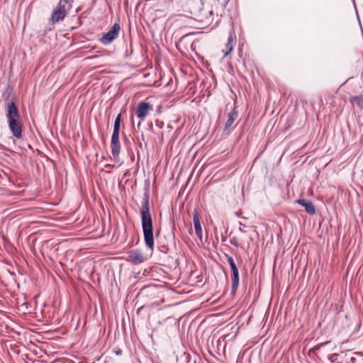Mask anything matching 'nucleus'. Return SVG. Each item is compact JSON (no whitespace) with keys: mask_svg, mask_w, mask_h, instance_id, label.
<instances>
[{"mask_svg":"<svg viewBox=\"0 0 363 363\" xmlns=\"http://www.w3.org/2000/svg\"><path fill=\"white\" fill-rule=\"evenodd\" d=\"M117 355H120L122 354V351L121 350H118V351H116L115 352Z\"/></svg>","mask_w":363,"mask_h":363,"instance_id":"nucleus-24","label":"nucleus"},{"mask_svg":"<svg viewBox=\"0 0 363 363\" xmlns=\"http://www.w3.org/2000/svg\"><path fill=\"white\" fill-rule=\"evenodd\" d=\"M350 103L360 109H363V92L358 96H352L350 99Z\"/></svg>","mask_w":363,"mask_h":363,"instance_id":"nucleus-13","label":"nucleus"},{"mask_svg":"<svg viewBox=\"0 0 363 363\" xmlns=\"http://www.w3.org/2000/svg\"><path fill=\"white\" fill-rule=\"evenodd\" d=\"M337 354H330L328 356V359L331 362H335V360L337 359Z\"/></svg>","mask_w":363,"mask_h":363,"instance_id":"nucleus-18","label":"nucleus"},{"mask_svg":"<svg viewBox=\"0 0 363 363\" xmlns=\"http://www.w3.org/2000/svg\"><path fill=\"white\" fill-rule=\"evenodd\" d=\"M121 123V113H118L116 117L113 124V129L120 130Z\"/></svg>","mask_w":363,"mask_h":363,"instance_id":"nucleus-14","label":"nucleus"},{"mask_svg":"<svg viewBox=\"0 0 363 363\" xmlns=\"http://www.w3.org/2000/svg\"><path fill=\"white\" fill-rule=\"evenodd\" d=\"M148 191L143 194L142 206L140 210L141 227L146 247L151 252L155 248L153 220L150 213Z\"/></svg>","mask_w":363,"mask_h":363,"instance_id":"nucleus-1","label":"nucleus"},{"mask_svg":"<svg viewBox=\"0 0 363 363\" xmlns=\"http://www.w3.org/2000/svg\"><path fill=\"white\" fill-rule=\"evenodd\" d=\"M186 363H196V359H194L191 362V357L189 354L186 355Z\"/></svg>","mask_w":363,"mask_h":363,"instance_id":"nucleus-21","label":"nucleus"},{"mask_svg":"<svg viewBox=\"0 0 363 363\" xmlns=\"http://www.w3.org/2000/svg\"><path fill=\"white\" fill-rule=\"evenodd\" d=\"M238 116L236 102H234L233 108L228 113V119L224 125V130H229Z\"/></svg>","mask_w":363,"mask_h":363,"instance_id":"nucleus-8","label":"nucleus"},{"mask_svg":"<svg viewBox=\"0 0 363 363\" xmlns=\"http://www.w3.org/2000/svg\"><path fill=\"white\" fill-rule=\"evenodd\" d=\"M230 242L231 245H233V246H235L236 247H238L239 245L238 239L236 238H233L232 239H230Z\"/></svg>","mask_w":363,"mask_h":363,"instance_id":"nucleus-17","label":"nucleus"},{"mask_svg":"<svg viewBox=\"0 0 363 363\" xmlns=\"http://www.w3.org/2000/svg\"><path fill=\"white\" fill-rule=\"evenodd\" d=\"M66 16V13L61 11L60 9H55L51 16V20L53 23H58L62 21Z\"/></svg>","mask_w":363,"mask_h":363,"instance_id":"nucleus-12","label":"nucleus"},{"mask_svg":"<svg viewBox=\"0 0 363 363\" xmlns=\"http://www.w3.org/2000/svg\"><path fill=\"white\" fill-rule=\"evenodd\" d=\"M6 117L9 128L12 135L17 139L22 138L23 123L18 108L13 101L5 105Z\"/></svg>","mask_w":363,"mask_h":363,"instance_id":"nucleus-2","label":"nucleus"},{"mask_svg":"<svg viewBox=\"0 0 363 363\" xmlns=\"http://www.w3.org/2000/svg\"><path fill=\"white\" fill-rule=\"evenodd\" d=\"M57 9H60L61 11L65 12L67 13V9L65 4H62L61 2L59 1L57 7Z\"/></svg>","mask_w":363,"mask_h":363,"instance_id":"nucleus-16","label":"nucleus"},{"mask_svg":"<svg viewBox=\"0 0 363 363\" xmlns=\"http://www.w3.org/2000/svg\"><path fill=\"white\" fill-rule=\"evenodd\" d=\"M330 342V341H326L325 342H322V343H320L318 345H317L315 347V350H319L320 349L321 347L325 346L326 345H328V343Z\"/></svg>","mask_w":363,"mask_h":363,"instance_id":"nucleus-19","label":"nucleus"},{"mask_svg":"<svg viewBox=\"0 0 363 363\" xmlns=\"http://www.w3.org/2000/svg\"><path fill=\"white\" fill-rule=\"evenodd\" d=\"M235 40V35L233 32H230L228 38L227 43H225L226 51L224 53V57H227L233 50L234 43Z\"/></svg>","mask_w":363,"mask_h":363,"instance_id":"nucleus-11","label":"nucleus"},{"mask_svg":"<svg viewBox=\"0 0 363 363\" xmlns=\"http://www.w3.org/2000/svg\"><path fill=\"white\" fill-rule=\"evenodd\" d=\"M152 110V105L149 102L143 101L138 103L135 108V114L138 119L145 121L149 112Z\"/></svg>","mask_w":363,"mask_h":363,"instance_id":"nucleus-6","label":"nucleus"},{"mask_svg":"<svg viewBox=\"0 0 363 363\" xmlns=\"http://www.w3.org/2000/svg\"><path fill=\"white\" fill-rule=\"evenodd\" d=\"M225 240H226V239H225V238H222V241H223V242H225Z\"/></svg>","mask_w":363,"mask_h":363,"instance_id":"nucleus-25","label":"nucleus"},{"mask_svg":"<svg viewBox=\"0 0 363 363\" xmlns=\"http://www.w3.org/2000/svg\"><path fill=\"white\" fill-rule=\"evenodd\" d=\"M115 166L114 164H107L105 165V167L106 168H113Z\"/></svg>","mask_w":363,"mask_h":363,"instance_id":"nucleus-23","label":"nucleus"},{"mask_svg":"<svg viewBox=\"0 0 363 363\" xmlns=\"http://www.w3.org/2000/svg\"><path fill=\"white\" fill-rule=\"evenodd\" d=\"M129 143H130V140L126 136H124V144L128 145Z\"/></svg>","mask_w":363,"mask_h":363,"instance_id":"nucleus-22","label":"nucleus"},{"mask_svg":"<svg viewBox=\"0 0 363 363\" xmlns=\"http://www.w3.org/2000/svg\"><path fill=\"white\" fill-rule=\"evenodd\" d=\"M72 0H60V2H61L62 4H65L66 6V4L68 5V9L71 7V3H72Z\"/></svg>","mask_w":363,"mask_h":363,"instance_id":"nucleus-20","label":"nucleus"},{"mask_svg":"<svg viewBox=\"0 0 363 363\" xmlns=\"http://www.w3.org/2000/svg\"><path fill=\"white\" fill-rule=\"evenodd\" d=\"M193 223L196 236L201 240L203 236L200 216L196 210L193 213Z\"/></svg>","mask_w":363,"mask_h":363,"instance_id":"nucleus-9","label":"nucleus"},{"mask_svg":"<svg viewBox=\"0 0 363 363\" xmlns=\"http://www.w3.org/2000/svg\"><path fill=\"white\" fill-rule=\"evenodd\" d=\"M158 250L164 254H167L169 252V247L166 245H161L157 247Z\"/></svg>","mask_w":363,"mask_h":363,"instance_id":"nucleus-15","label":"nucleus"},{"mask_svg":"<svg viewBox=\"0 0 363 363\" xmlns=\"http://www.w3.org/2000/svg\"><path fill=\"white\" fill-rule=\"evenodd\" d=\"M119 135L120 130L113 129L111 139V150L115 162L119 163L121 165L122 163L120 162L121 143Z\"/></svg>","mask_w":363,"mask_h":363,"instance_id":"nucleus-4","label":"nucleus"},{"mask_svg":"<svg viewBox=\"0 0 363 363\" xmlns=\"http://www.w3.org/2000/svg\"><path fill=\"white\" fill-rule=\"evenodd\" d=\"M127 261L134 265H138L144 262L145 259L139 250H134L128 252Z\"/></svg>","mask_w":363,"mask_h":363,"instance_id":"nucleus-7","label":"nucleus"},{"mask_svg":"<svg viewBox=\"0 0 363 363\" xmlns=\"http://www.w3.org/2000/svg\"><path fill=\"white\" fill-rule=\"evenodd\" d=\"M353 2H354V4H355V1H354V0H353Z\"/></svg>","mask_w":363,"mask_h":363,"instance_id":"nucleus-26","label":"nucleus"},{"mask_svg":"<svg viewBox=\"0 0 363 363\" xmlns=\"http://www.w3.org/2000/svg\"><path fill=\"white\" fill-rule=\"evenodd\" d=\"M121 26L118 23H115L111 28L106 33H104L99 39V42L104 45H108L111 44L119 35Z\"/></svg>","mask_w":363,"mask_h":363,"instance_id":"nucleus-5","label":"nucleus"},{"mask_svg":"<svg viewBox=\"0 0 363 363\" xmlns=\"http://www.w3.org/2000/svg\"><path fill=\"white\" fill-rule=\"evenodd\" d=\"M225 257H226L231 271L232 285L230 294L233 296L235 294L240 283L239 271L233 258L228 254H225Z\"/></svg>","mask_w":363,"mask_h":363,"instance_id":"nucleus-3","label":"nucleus"},{"mask_svg":"<svg viewBox=\"0 0 363 363\" xmlns=\"http://www.w3.org/2000/svg\"><path fill=\"white\" fill-rule=\"evenodd\" d=\"M296 203L303 206L307 213L310 215H313L315 213V207L312 201L304 199H299L296 200Z\"/></svg>","mask_w":363,"mask_h":363,"instance_id":"nucleus-10","label":"nucleus"}]
</instances>
